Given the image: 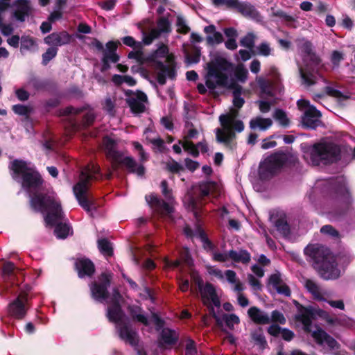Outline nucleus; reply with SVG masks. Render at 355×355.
<instances>
[{
  "label": "nucleus",
  "mask_w": 355,
  "mask_h": 355,
  "mask_svg": "<svg viewBox=\"0 0 355 355\" xmlns=\"http://www.w3.org/2000/svg\"><path fill=\"white\" fill-rule=\"evenodd\" d=\"M232 64L227 59L217 57L207 63V73L205 75V85L198 83L197 89L199 94L209 95L218 98L224 93V89H233V105L238 109L241 108L245 100L241 97L242 87L234 80H230L227 72L232 69Z\"/></svg>",
  "instance_id": "obj_1"
},
{
  "label": "nucleus",
  "mask_w": 355,
  "mask_h": 355,
  "mask_svg": "<svg viewBox=\"0 0 355 355\" xmlns=\"http://www.w3.org/2000/svg\"><path fill=\"white\" fill-rule=\"evenodd\" d=\"M304 252L313 261V268L322 279L330 280L339 277L340 270L328 248L320 244H310L304 248Z\"/></svg>",
  "instance_id": "obj_2"
},
{
  "label": "nucleus",
  "mask_w": 355,
  "mask_h": 355,
  "mask_svg": "<svg viewBox=\"0 0 355 355\" xmlns=\"http://www.w3.org/2000/svg\"><path fill=\"white\" fill-rule=\"evenodd\" d=\"M120 297L119 292L116 291L114 297L107 307V317L110 322L117 324L116 329L119 338L130 345L135 347L139 343L138 334L132 329L129 323L122 320L123 311L119 301Z\"/></svg>",
  "instance_id": "obj_3"
},
{
  "label": "nucleus",
  "mask_w": 355,
  "mask_h": 355,
  "mask_svg": "<svg viewBox=\"0 0 355 355\" xmlns=\"http://www.w3.org/2000/svg\"><path fill=\"white\" fill-rule=\"evenodd\" d=\"M8 168L12 178L15 181L21 179V185L26 190H37L44 184V180L38 171L29 167L27 162L15 159L10 162Z\"/></svg>",
  "instance_id": "obj_4"
},
{
  "label": "nucleus",
  "mask_w": 355,
  "mask_h": 355,
  "mask_svg": "<svg viewBox=\"0 0 355 355\" xmlns=\"http://www.w3.org/2000/svg\"><path fill=\"white\" fill-rule=\"evenodd\" d=\"M30 205L35 211H49L44 220L50 226L56 225L57 221L63 218L60 203L47 193L37 192L33 193L31 197Z\"/></svg>",
  "instance_id": "obj_5"
},
{
  "label": "nucleus",
  "mask_w": 355,
  "mask_h": 355,
  "mask_svg": "<svg viewBox=\"0 0 355 355\" xmlns=\"http://www.w3.org/2000/svg\"><path fill=\"white\" fill-rule=\"evenodd\" d=\"M312 164L318 166L320 163L332 164L341 158L340 147L331 142L315 143L309 149Z\"/></svg>",
  "instance_id": "obj_6"
},
{
  "label": "nucleus",
  "mask_w": 355,
  "mask_h": 355,
  "mask_svg": "<svg viewBox=\"0 0 355 355\" xmlns=\"http://www.w3.org/2000/svg\"><path fill=\"white\" fill-rule=\"evenodd\" d=\"M92 178V175H87L83 180H80L73 187L78 204L87 213L92 212V210L96 211L99 207L95 198L88 193L89 184Z\"/></svg>",
  "instance_id": "obj_7"
},
{
  "label": "nucleus",
  "mask_w": 355,
  "mask_h": 355,
  "mask_svg": "<svg viewBox=\"0 0 355 355\" xmlns=\"http://www.w3.org/2000/svg\"><path fill=\"white\" fill-rule=\"evenodd\" d=\"M288 155L283 151H277L260 164L259 176L261 180H268L272 178L277 171L280 169L288 162Z\"/></svg>",
  "instance_id": "obj_8"
},
{
  "label": "nucleus",
  "mask_w": 355,
  "mask_h": 355,
  "mask_svg": "<svg viewBox=\"0 0 355 355\" xmlns=\"http://www.w3.org/2000/svg\"><path fill=\"white\" fill-rule=\"evenodd\" d=\"M215 7L225 6L227 9L236 11L245 18L257 19L259 12L254 6L248 1H239V0H211Z\"/></svg>",
  "instance_id": "obj_9"
},
{
  "label": "nucleus",
  "mask_w": 355,
  "mask_h": 355,
  "mask_svg": "<svg viewBox=\"0 0 355 355\" xmlns=\"http://www.w3.org/2000/svg\"><path fill=\"white\" fill-rule=\"evenodd\" d=\"M112 275L106 272H102L98 277V282L94 281L89 284L91 297L96 301L103 302L110 297L108 288L110 286Z\"/></svg>",
  "instance_id": "obj_10"
},
{
  "label": "nucleus",
  "mask_w": 355,
  "mask_h": 355,
  "mask_svg": "<svg viewBox=\"0 0 355 355\" xmlns=\"http://www.w3.org/2000/svg\"><path fill=\"white\" fill-rule=\"evenodd\" d=\"M111 167L118 177L120 175V168H125L128 173L136 174L139 177H143L146 173V168L142 164H139L132 157H124L123 154L112 163Z\"/></svg>",
  "instance_id": "obj_11"
},
{
  "label": "nucleus",
  "mask_w": 355,
  "mask_h": 355,
  "mask_svg": "<svg viewBox=\"0 0 355 355\" xmlns=\"http://www.w3.org/2000/svg\"><path fill=\"white\" fill-rule=\"evenodd\" d=\"M27 301V293H20L19 295L8 305L7 311L9 316L18 320H23L26 317L28 309L26 304Z\"/></svg>",
  "instance_id": "obj_12"
},
{
  "label": "nucleus",
  "mask_w": 355,
  "mask_h": 355,
  "mask_svg": "<svg viewBox=\"0 0 355 355\" xmlns=\"http://www.w3.org/2000/svg\"><path fill=\"white\" fill-rule=\"evenodd\" d=\"M322 191L332 198L344 197L348 194V190L343 180L331 178L322 184Z\"/></svg>",
  "instance_id": "obj_13"
},
{
  "label": "nucleus",
  "mask_w": 355,
  "mask_h": 355,
  "mask_svg": "<svg viewBox=\"0 0 355 355\" xmlns=\"http://www.w3.org/2000/svg\"><path fill=\"white\" fill-rule=\"evenodd\" d=\"M321 112L314 106H309L301 117L302 125L305 129L315 130L322 123Z\"/></svg>",
  "instance_id": "obj_14"
},
{
  "label": "nucleus",
  "mask_w": 355,
  "mask_h": 355,
  "mask_svg": "<svg viewBox=\"0 0 355 355\" xmlns=\"http://www.w3.org/2000/svg\"><path fill=\"white\" fill-rule=\"evenodd\" d=\"M72 36L66 31L53 32L44 37L46 44L51 46H62L71 43Z\"/></svg>",
  "instance_id": "obj_15"
},
{
  "label": "nucleus",
  "mask_w": 355,
  "mask_h": 355,
  "mask_svg": "<svg viewBox=\"0 0 355 355\" xmlns=\"http://www.w3.org/2000/svg\"><path fill=\"white\" fill-rule=\"evenodd\" d=\"M74 268L79 278L91 277L96 271L94 263L86 257L77 259L74 263Z\"/></svg>",
  "instance_id": "obj_16"
},
{
  "label": "nucleus",
  "mask_w": 355,
  "mask_h": 355,
  "mask_svg": "<svg viewBox=\"0 0 355 355\" xmlns=\"http://www.w3.org/2000/svg\"><path fill=\"white\" fill-rule=\"evenodd\" d=\"M13 6L15 7V10L12 17L18 21H25L26 18L31 15L32 8L29 0H15Z\"/></svg>",
  "instance_id": "obj_17"
},
{
  "label": "nucleus",
  "mask_w": 355,
  "mask_h": 355,
  "mask_svg": "<svg viewBox=\"0 0 355 355\" xmlns=\"http://www.w3.org/2000/svg\"><path fill=\"white\" fill-rule=\"evenodd\" d=\"M201 295L202 304L211 302L218 309L221 306L220 300L216 293L214 286L207 282L205 286L199 291Z\"/></svg>",
  "instance_id": "obj_18"
},
{
  "label": "nucleus",
  "mask_w": 355,
  "mask_h": 355,
  "mask_svg": "<svg viewBox=\"0 0 355 355\" xmlns=\"http://www.w3.org/2000/svg\"><path fill=\"white\" fill-rule=\"evenodd\" d=\"M136 98H127L126 103L134 114H141L145 112L146 107L143 103L147 102V95L142 91L135 92Z\"/></svg>",
  "instance_id": "obj_19"
},
{
  "label": "nucleus",
  "mask_w": 355,
  "mask_h": 355,
  "mask_svg": "<svg viewBox=\"0 0 355 355\" xmlns=\"http://www.w3.org/2000/svg\"><path fill=\"white\" fill-rule=\"evenodd\" d=\"M156 69L159 70L157 73V81L161 85L166 83V76L171 80L176 78L177 73L174 66L164 64L162 62H156Z\"/></svg>",
  "instance_id": "obj_20"
},
{
  "label": "nucleus",
  "mask_w": 355,
  "mask_h": 355,
  "mask_svg": "<svg viewBox=\"0 0 355 355\" xmlns=\"http://www.w3.org/2000/svg\"><path fill=\"white\" fill-rule=\"evenodd\" d=\"M103 146L106 157L111 160V165L123 154L117 150L116 141L109 136L103 138Z\"/></svg>",
  "instance_id": "obj_21"
},
{
  "label": "nucleus",
  "mask_w": 355,
  "mask_h": 355,
  "mask_svg": "<svg viewBox=\"0 0 355 355\" xmlns=\"http://www.w3.org/2000/svg\"><path fill=\"white\" fill-rule=\"evenodd\" d=\"M146 200L148 204L153 208L157 212L162 214H171L172 207L164 200L159 198L155 194L146 196Z\"/></svg>",
  "instance_id": "obj_22"
},
{
  "label": "nucleus",
  "mask_w": 355,
  "mask_h": 355,
  "mask_svg": "<svg viewBox=\"0 0 355 355\" xmlns=\"http://www.w3.org/2000/svg\"><path fill=\"white\" fill-rule=\"evenodd\" d=\"M316 315H319V313L316 309L307 310L306 313L295 315V319L296 321L300 322L303 324L304 331L309 334L312 333V320L315 318Z\"/></svg>",
  "instance_id": "obj_23"
},
{
  "label": "nucleus",
  "mask_w": 355,
  "mask_h": 355,
  "mask_svg": "<svg viewBox=\"0 0 355 355\" xmlns=\"http://www.w3.org/2000/svg\"><path fill=\"white\" fill-rule=\"evenodd\" d=\"M268 282L272 284L279 294L288 297L291 294L289 286L282 282L280 273H274L269 277Z\"/></svg>",
  "instance_id": "obj_24"
},
{
  "label": "nucleus",
  "mask_w": 355,
  "mask_h": 355,
  "mask_svg": "<svg viewBox=\"0 0 355 355\" xmlns=\"http://www.w3.org/2000/svg\"><path fill=\"white\" fill-rule=\"evenodd\" d=\"M250 318L257 324H267L270 322V316L257 306H252L248 311Z\"/></svg>",
  "instance_id": "obj_25"
},
{
  "label": "nucleus",
  "mask_w": 355,
  "mask_h": 355,
  "mask_svg": "<svg viewBox=\"0 0 355 355\" xmlns=\"http://www.w3.org/2000/svg\"><path fill=\"white\" fill-rule=\"evenodd\" d=\"M325 94L320 93V94H316L315 95V98H322L324 97L325 94L336 98L338 101V102L340 103L342 101L348 100L350 98V96L348 94H345L342 93L340 90L334 89L330 86H326L324 88Z\"/></svg>",
  "instance_id": "obj_26"
},
{
  "label": "nucleus",
  "mask_w": 355,
  "mask_h": 355,
  "mask_svg": "<svg viewBox=\"0 0 355 355\" xmlns=\"http://www.w3.org/2000/svg\"><path fill=\"white\" fill-rule=\"evenodd\" d=\"M128 311L134 321L138 322L144 326L149 325L148 318L141 313L142 309L137 305H130L128 306Z\"/></svg>",
  "instance_id": "obj_27"
},
{
  "label": "nucleus",
  "mask_w": 355,
  "mask_h": 355,
  "mask_svg": "<svg viewBox=\"0 0 355 355\" xmlns=\"http://www.w3.org/2000/svg\"><path fill=\"white\" fill-rule=\"evenodd\" d=\"M229 258L236 263H248L251 260V255L246 250H240L239 252L231 250L228 252Z\"/></svg>",
  "instance_id": "obj_28"
},
{
  "label": "nucleus",
  "mask_w": 355,
  "mask_h": 355,
  "mask_svg": "<svg viewBox=\"0 0 355 355\" xmlns=\"http://www.w3.org/2000/svg\"><path fill=\"white\" fill-rule=\"evenodd\" d=\"M272 124V121L270 118H262L257 116L250 121V128L252 130L259 128L260 130H266Z\"/></svg>",
  "instance_id": "obj_29"
},
{
  "label": "nucleus",
  "mask_w": 355,
  "mask_h": 355,
  "mask_svg": "<svg viewBox=\"0 0 355 355\" xmlns=\"http://www.w3.org/2000/svg\"><path fill=\"white\" fill-rule=\"evenodd\" d=\"M98 248L101 254L105 257H112L114 250L112 243L107 239H100L97 241Z\"/></svg>",
  "instance_id": "obj_30"
},
{
  "label": "nucleus",
  "mask_w": 355,
  "mask_h": 355,
  "mask_svg": "<svg viewBox=\"0 0 355 355\" xmlns=\"http://www.w3.org/2000/svg\"><path fill=\"white\" fill-rule=\"evenodd\" d=\"M304 287L315 299L319 300L322 299L319 286L312 279H306L304 282Z\"/></svg>",
  "instance_id": "obj_31"
},
{
  "label": "nucleus",
  "mask_w": 355,
  "mask_h": 355,
  "mask_svg": "<svg viewBox=\"0 0 355 355\" xmlns=\"http://www.w3.org/2000/svg\"><path fill=\"white\" fill-rule=\"evenodd\" d=\"M257 83L259 85L261 94L266 95L269 97H272L274 94L272 91V84L269 80H265L263 78H258L257 79Z\"/></svg>",
  "instance_id": "obj_32"
},
{
  "label": "nucleus",
  "mask_w": 355,
  "mask_h": 355,
  "mask_svg": "<svg viewBox=\"0 0 355 355\" xmlns=\"http://www.w3.org/2000/svg\"><path fill=\"white\" fill-rule=\"evenodd\" d=\"M95 120V116L93 113L87 112L86 113L82 119L80 124H79L76 120L71 121V126L73 129L77 130L82 125L84 128L89 127L92 125Z\"/></svg>",
  "instance_id": "obj_33"
},
{
  "label": "nucleus",
  "mask_w": 355,
  "mask_h": 355,
  "mask_svg": "<svg viewBox=\"0 0 355 355\" xmlns=\"http://www.w3.org/2000/svg\"><path fill=\"white\" fill-rule=\"evenodd\" d=\"M277 230L284 236H288L291 234L290 226L285 217L277 218L275 223Z\"/></svg>",
  "instance_id": "obj_34"
},
{
  "label": "nucleus",
  "mask_w": 355,
  "mask_h": 355,
  "mask_svg": "<svg viewBox=\"0 0 355 355\" xmlns=\"http://www.w3.org/2000/svg\"><path fill=\"white\" fill-rule=\"evenodd\" d=\"M71 227L68 224L58 223L55 225L54 233L58 239H64L68 236Z\"/></svg>",
  "instance_id": "obj_35"
},
{
  "label": "nucleus",
  "mask_w": 355,
  "mask_h": 355,
  "mask_svg": "<svg viewBox=\"0 0 355 355\" xmlns=\"http://www.w3.org/2000/svg\"><path fill=\"white\" fill-rule=\"evenodd\" d=\"M161 337L164 343L169 345L176 344L178 340V338L175 336V331L170 329H164L161 333Z\"/></svg>",
  "instance_id": "obj_36"
},
{
  "label": "nucleus",
  "mask_w": 355,
  "mask_h": 355,
  "mask_svg": "<svg viewBox=\"0 0 355 355\" xmlns=\"http://www.w3.org/2000/svg\"><path fill=\"white\" fill-rule=\"evenodd\" d=\"M273 117L276 121H277L280 125L284 128H286L290 125V119L288 118L286 112L282 109H276Z\"/></svg>",
  "instance_id": "obj_37"
},
{
  "label": "nucleus",
  "mask_w": 355,
  "mask_h": 355,
  "mask_svg": "<svg viewBox=\"0 0 355 355\" xmlns=\"http://www.w3.org/2000/svg\"><path fill=\"white\" fill-rule=\"evenodd\" d=\"M16 270L18 269L11 261H6L2 266V275L5 279H11L16 275Z\"/></svg>",
  "instance_id": "obj_38"
},
{
  "label": "nucleus",
  "mask_w": 355,
  "mask_h": 355,
  "mask_svg": "<svg viewBox=\"0 0 355 355\" xmlns=\"http://www.w3.org/2000/svg\"><path fill=\"white\" fill-rule=\"evenodd\" d=\"M251 338L256 345L263 349L268 346L267 341L261 328H259V331L251 333Z\"/></svg>",
  "instance_id": "obj_39"
},
{
  "label": "nucleus",
  "mask_w": 355,
  "mask_h": 355,
  "mask_svg": "<svg viewBox=\"0 0 355 355\" xmlns=\"http://www.w3.org/2000/svg\"><path fill=\"white\" fill-rule=\"evenodd\" d=\"M20 44H21L20 51L21 53H23L24 51H31L32 49L35 46H36V42H35V39L29 35L21 36Z\"/></svg>",
  "instance_id": "obj_40"
},
{
  "label": "nucleus",
  "mask_w": 355,
  "mask_h": 355,
  "mask_svg": "<svg viewBox=\"0 0 355 355\" xmlns=\"http://www.w3.org/2000/svg\"><path fill=\"white\" fill-rule=\"evenodd\" d=\"M85 110V107H74L71 105L67 106L65 108L60 109L58 111V116H69L70 114H73L75 116L80 114L83 112Z\"/></svg>",
  "instance_id": "obj_41"
},
{
  "label": "nucleus",
  "mask_w": 355,
  "mask_h": 355,
  "mask_svg": "<svg viewBox=\"0 0 355 355\" xmlns=\"http://www.w3.org/2000/svg\"><path fill=\"white\" fill-rule=\"evenodd\" d=\"M179 144H181L184 150L191 154L193 157H198L199 156V150L197 144L195 145L191 141H179Z\"/></svg>",
  "instance_id": "obj_42"
},
{
  "label": "nucleus",
  "mask_w": 355,
  "mask_h": 355,
  "mask_svg": "<svg viewBox=\"0 0 355 355\" xmlns=\"http://www.w3.org/2000/svg\"><path fill=\"white\" fill-rule=\"evenodd\" d=\"M216 186V182L213 181L200 182L199 183L200 194L202 197L208 196L211 189Z\"/></svg>",
  "instance_id": "obj_43"
},
{
  "label": "nucleus",
  "mask_w": 355,
  "mask_h": 355,
  "mask_svg": "<svg viewBox=\"0 0 355 355\" xmlns=\"http://www.w3.org/2000/svg\"><path fill=\"white\" fill-rule=\"evenodd\" d=\"M255 35L253 33H248L240 40V45L250 50H252L254 47Z\"/></svg>",
  "instance_id": "obj_44"
},
{
  "label": "nucleus",
  "mask_w": 355,
  "mask_h": 355,
  "mask_svg": "<svg viewBox=\"0 0 355 355\" xmlns=\"http://www.w3.org/2000/svg\"><path fill=\"white\" fill-rule=\"evenodd\" d=\"M58 49L55 46H50L49 48H48L44 52L42 57V63L43 65L46 66L48 64V63L54 58L58 53Z\"/></svg>",
  "instance_id": "obj_45"
},
{
  "label": "nucleus",
  "mask_w": 355,
  "mask_h": 355,
  "mask_svg": "<svg viewBox=\"0 0 355 355\" xmlns=\"http://www.w3.org/2000/svg\"><path fill=\"white\" fill-rule=\"evenodd\" d=\"M12 111L17 115L28 118L32 112V108L21 104L14 105L12 107Z\"/></svg>",
  "instance_id": "obj_46"
},
{
  "label": "nucleus",
  "mask_w": 355,
  "mask_h": 355,
  "mask_svg": "<svg viewBox=\"0 0 355 355\" xmlns=\"http://www.w3.org/2000/svg\"><path fill=\"white\" fill-rule=\"evenodd\" d=\"M223 319L226 326L231 330L234 329V324H239L240 322L239 318L236 314L234 313H223Z\"/></svg>",
  "instance_id": "obj_47"
},
{
  "label": "nucleus",
  "mask_w": 355,
  "mask_h": 355,
  "mask_svg": "<svg viewBox=\"0 0 355 355\" xmlns=\"http://www.w3.org/2000/svg\"><path fill=\"white\" fill-rule=\"evenodd\" d=\"M180 261L187 266H190L193 264V260L188 248H183L179 252Z\"/></svg>",
  "instance_id": "obj_48"
},
{
  "label": "nucleus",
  "mask_w": 355,
  "mask_h": 355,
  "mask_svg": "<svg viewBox=\"0 0 355 355\" xmlns=\"http://www.w3.org/2000/svg\"><path fill=\"white\" fill-rule=\"evenodd\" d=\"M327 335L328 334L320 327L311 333V336L318 345H322L324 343Z\"/></svg>",
  "instance_id": "obj_49"
},
{
  "label": "nucleus",
  "mask_w": 355,
  "mask_h": 355,
  "mask_svg": "<svg viewBox=\"0 0 355 355\" xmlns=\"http://www.w3.org/2000/svg\"><path fill=\"white\" fill-rule=\"evenodd\" d=\"M248 71L243 65L238 66L235 69L234 76L236 78L241 82L245 83L248 78Z\"/></svg>",
  "instance_id": "obj_50"
},
{
  "label": "nucleus",
  "mask_w": 355,
  "mask_h": 355,
  "mask_svg": "<svg viewBox=\"0 0 355 355\" xmlns=\"http://www.w3.org/2000/svg\"><path fill=\"white\" fill-rule=\"evenodd\" d=\"M157 25L162 33H169L171 31L170 21L164 17H162L157 20Z\"/></svg>",
  "instance_id": "obj_51"
},
{
  "label": "nucleus",
  "mask_w": 355,
  "mask_h": 355,
  "mask_svg": "<svg viewBox=\"0 0 355 355\" xmlns=\"http://www.w3.org/2000/svg\"><path fill=\"white\" fill-rule=\"evenodd\" d=\"M301 78L305 85L307 86H311L316 83L314 80V75L309 71L304 72L302 69H300Z\"/></svg>",
  "instance_id": "obj_52"
},
{
  "label": "nucleus",
  "mask_w": 355,
  "mask_h": 355,
  "mask_svg": "<svg viewBox=\"0 0 355 355\" xmlns=\"http://www.w3.org/2000/svg\"><path fill=\"white\" fill-rule=\"evenodd\" d=\"M206 40L209 45L218 44L223 42V36L221 33L216 31L214 34L207 35Z\"/></svg>",
  "instance_id": "obj_53"
},
{
  "label": "nucleus",
  "mask_w": 355,
  "mask_h": 355,
  "mask_svg": "<svg viewBox=\"0 0 355 355\" xmlns=\"http://www.w3.org/2000/svg\"><path fill=\"white\" fill-rule=\"evenodd\" d=\"M200 50L196 46H194L192 51L191 54L187 53L186 59L187 62L190 64L198 63L200 62Z\"/></svg>",
  "instance_id": "obj_54"
},
{
  "label": "nucleus",
  "mask_w": 355,
  "mask_h": 355,
  "mask_svg": "<svg viewBox=\"0 0 355 355\" xmlns=\"http://www.w3.org/2000/svg\"><path fill=\"white\" fill-rule=\"evenodd\" d=\"M166 169L173 174H178L184 171V166L175 160L166 164Z\"/></svg>",
  "instance_id": "obj_55"
},
{
  "label": "nucleus",
  "mask_w": 355,
  "mask_h": 355,
  "mask_svg": "<svg viewBox=\"0 0 355 355\" xmlns=\"http://www.w3.org/2000/svg\"><path fill=\"white\" fill-rule=\"evenodd\" d=\"M279 322L281 324H284L286 320L284 314L278 310H274L271 313L270 322Z\"/></svg>",
  "instance_id": "obj_56"
},
{
  "label": "nucleus",
  "mask_w": 355,
  "mask_h": 355,
  "mask_svg": "<svg viewBox=\"0 0 355 355\" xmlns=\"http://www.w3.org/2000/svg\"><path fill=\"white\" fill-rule=\"evenodd\" d=\"M178 32L182 34H187L190 31V28L186 24L184 19L178 16L177 17Z\"/></svg>",
  "instance_id": "obj_57"
},
{
  "label": "nucleus",
  "mask_w": 355,
  "mask_h": 355,
  "mask_svg": "<svg viewBox=\"0 0 355 355\" xmlns=\"http://www.w3.org/2000/svg\"><path fill=\"white\" fill-rule=\"evenodd\" d=\"M272 15L283 19L287 23H292L295 21V19L293 16L288 15L286 12L282 10H278L275 12H273Z\"/></svg>",
  "instance_id": "obj_58"
},
{
  "label": "nucleus",
  "mask_w": 355,
  "mask_h": 355,
  "mask_svg": "<svg viewBox=\"0 0 355 355\" xmlns=\"http://www.w3.org/2000/svg\"><path fill=\"white\" fill-rule=\"evenodd\" d=\"M122 41L125 45L132 47L135 49H139L141 48V44L140 42H136L134 37L132 36H125L123 37Z\"/></svg>",
  "instance_id": "obj_59"
},
{
  "label": "nucleus",
  "mask_w": 355,
  "mask_h": 355,
  "mask_svg": "<svg viewBox=\"0 0 355 355\" xmlns=\"http://www.w3.org/2000/svg\"><path fill=\"white\" fill-rule=\"evenodd\" d=\"M344 60V55L339 51H334L331 55V62L334 67H338Z\"/></svg>",
  "instance_id": "obj_60"
},
{
  "label": "nucleus",
  "mask_w": 355,
  "mask_h": 355,
  "mask_svg": "<svg viewBox=\"0 0 355 355\" xmlns=\"http://www.w3.org/2000/svg\"><path fill=\"white\" fill-rule=\"evenodd\" d=\"M320 232L322 234H328L332 237L337 238L339 236V232L331 225H325L320 229Z\"/></svg>",
  "instance_id": "obj_61"
},
{
  "label": "nucleus",
  "mask_w": 355,
  "mask_h": 355,
  "mask_svg": "<svg viewBox=\"0 0 355 355\" xmlns=\"http://www.w3.org/2000/svg\"><path fill=\"white\" fill-rule=\"evenodd\" d=\"M234 117L228 114H222L219 117V121L224 130L230 128V125L232 124Z\"/></svg>",
  "instance_id": "obj_62"
},
{
  "label": "nucleus",
  "mask_w": 355,
  "mask_h": 355,
  "mask_svg": "<svg viewBox=\"0 0 355 355\" xmlns=\"http://www.w3.org/2000/svg\"><path fill=\"white\" fill-rule=\"evenodd\" d=\"M29 83L36 90H42L45 89L46 84L45 82L40 80L36 77H33L30 79Z\"/></svg>",
  "instance_id": "obj_63"
},
{
  "label": "nucleus",
  "mask_w": 355,
  "mask_h": 355,
  "mask_svg": "<svg viewBox=\"0 0 355 355\" xmlns=\"http://www.w3.org/2000/svg\"><path fill=\"white\" fill-rule=\"evenodd\" d=\"M197 353L195 342L189 339L186 344L185 355H195Z\"/></svg>",
  "instance_id": "obj_64"
}]
</instances>
